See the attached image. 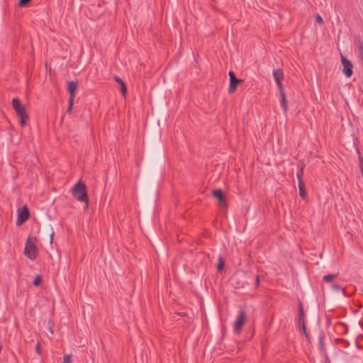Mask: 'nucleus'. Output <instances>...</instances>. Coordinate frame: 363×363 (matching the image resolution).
Wrapping results in <instances>:
<instances>
[{
  "instance_id": "nucleus-22",
  "label": "nucleus",
  "mask_w": 363,
  "mask_h": 363,
  "mask_svg": "<svg viewBox=\"0 0 363 363\" xmlns=\"http://www.w3.org/2000/svg\"><path fill=\"white\" fill-rule=\"evenodd\" d=\"M40 282H41L40 276H37V277H35V278L33 281V285L37 286L40 285Z\"/></svg>"
},
{
  "instance_id": "nucleus-1",
  "label": "nucleus",
  "mask_w": 363,
  "mask_h": 363,
  "mask_svg": "<svg viewBox=\"0 0 363 363\" xmlns=\"http://www.w3.org/2000/svg\"><path fill=\"white\" fill-rule=\"evenodd\" d=\"M72 192L76 199H77L79 201L86 203L85 209L86 210L89 206V199L86 192V184L81 181H79L73 186Z\"/></svg>"
},
{
  "instance_id": "nucleus-31",
  "label": "nucleus",
  "mask_w": 363,
  "mask_h": 363,
  "mask_svg": "<svg viewBox=\"0 0 363 363\" xmlns=\"http://www.w3.org/2000/svg\"><path fill=\"white\" fill-rule=\"evenodd\" d=\"M362 293H363V288H362Z\"/></svg>"
},
{
  "instance_id": "nucleus-4",
  "label": "nucleus",
  "mask_w": 363,
  "mask_h": 363,
  "mask_svg": "<svg viewBox=\"0 0 363 363\" xmlns=\"http://www.w3.org/2000/svg\"><path fill=\"white\" fill-rule=\"evenodd\" d=\"M340 58H341V62L343 66L342 73L345 75L346 77H350L353 73V72H352L353 65L342 54L340 55Z\"/></svg>"
},
{
  "instance_id": "nucleus-12",
  "label": "nucleus",
  "mask_w": 363,
  "mask_h": 363,
  "mask_svg": "<svg viewBox=\"0 0 363 363\" xmlns=\"http://www.w3.org/2000/svg\"><path fill=\"white\" fill-rule=\"evenodd\" d=\"M299 315H300V321L301 322V328H302L305 335H306V324H305V320H304V311H303V306H302L301 303H300V306H299Z\"/></svg>"
},
{
  "instance_id": "nucleus-25",
  "label": "nucleus",
  "mask_w": 363,
  "mask_h": 363,
  "mask_svg": "<svg viewBox=\"0 0 363 363\" xmlns=\"http://www.w3.org/2000/svg\"><path fill=\"white\" fill-rule=\"evenodd\" d=\"M315 21H316V23H320V24L323 23V18L319 14H317L315 16Z\"/></svg>"
},
{
  "instance_id": "nucleus-14",
  "label": "nucleus",
  "mask_w": 363,
  "mask_h": 363,
  "mask_svg": "<svg viewBox=\"0 0 363 363\" xmlns=\"http://www.w3.org/2000/svg\"><path fill=\"white\" fill-rule=\"evenodd\" d=\"M299 195L302 199H306V192L304 188V184L302 181L298 182Z\"/></svg>"
},
{
  "instance_id": "nucleus-8",
  "label": "nucleus",
  "mask_w": 363,
  "mask_h": 363,
  "mask_svg": "<svg viewBox=\"0 0 363 363\" xmlns=\"http://www.w3.org/2000/svg\"><path fill=\"white\" fill-rule=\"evenodd\" d=\"M12 106L18 116L26 113L25 107L21 104L19 99H13L12 100Z\"/></svg>"
},
{
  "instance_id": "nucleus-20",
  "label": "nucleus",
  "mask_w": 363,
  "mask_h": 363,
  "mask_svg": "<svg viewBox=\"0 0 363 363\" xmlns=\"http://www.w3.org/2000/svg\"><path fill=\"white\" fill-rule=\"evenodd\" d=\"M224 267V262L222 259V257H219V262L218 263V266H217V268H218V271H221Z\"/></svg>"
},
{
  "instance_id": "nucleus-15",
  "label": "nucleus",
  "mask_w": 363,
  "mask_h": 363,
  "mask_svg": "<svg viewBox=\"0 0 363 363\" xmlns=\"http://www.w3.org/2000/svg\"><path fill=\"white\" fill-rule=\"evenodd\" d=\"M304 167H305V164H301L300 166H299V169L296 173V177L298 179V182H300V181H302L301 180V177L303 174V169H304Z\"/></svg>"
},
{
  "instance_id": "nucleus-28",
  "label": "nucleus",
  "mask_w": 363,
  "mask_h": 363,
  "mask_svg": "<svg viewBox=\"0 0 363 363\" xmlns=\"http://www.w3.org/2000/svg\"><path fill=\"white\" fill-rule=\"evenodd\" d=\"M256 282H257V284H259V277H257Z\"/></svg>"
},
{
  "instance_id": "nucleus-3",
  "label": "nucleus",
  "mask_w": 363,
  "mask_h": 363,
  "mask_svg": "<svg viewBox=\"0 0 363 363\" xmlns=\"http://www.w3.org/2000/svg\"><path fill=\"white\" fill-rule=\"evenodd\" d=\"M247 320V314L244 309H240L238 315L234 323L233 330L236 333H239Z\"/></svg>"
},
{
  "instance_id": "nucleus-21",
  "label": "nucleus",
  "mask_w": 363,
  "mask_h": 363,
  "mask_svg": "<svg viewBox=\"0 0 363 363\" xmlns=\"http://www.w3.org/2000/svg\"><path fill=\"white\" fill-rule=\"evenodd\" d=\"M332 288L335 291L342 290V292L345 293V289L340 285H339V284H333Z\"/></svg>"
},
{
  "instance_id": "nucleus-24",
  "label": "nucleus",
  "mask_w": 363,
  "mask_h": 363,
  "mask_svg": "<svg viewBox=\"0 0 363 363\" xmlns=\"http://www.w3.org/2000/svg\"><path fill=\"white\" fill-rule=\"evenodd\" d=\"M359 52L361 59L363 60V43H360L359 45Z\"/></svg>"
},
{
  "instance_id": "nucleus-9",
  "label": "nucleus",
  "mask_w": 363,
  "mask_h": 363,
  "mask_svg": "<svg viewBox=\"0 0 363 363\" xmlns=\"http://www.w3.org/2000/svg\"><path fill=\"white\" fill-rule=\"evenodd\" d=\"M214 197H216L219 201V205L220 207H225V197L223 196V191L221 189H215L212 192Z\"/></svg>"
},
{
  "instance_id": "nucleus-18",
  "label": "nucleus",
  "mask_w": 363,
  "mask_h": 363,
  "mask_svg": "<svg viewBox=\"0 0 363 363\" xmlns=\"http://www.w3.org/2000/svg\"><path fill=\"white\" fill-rule=\"evenodd\" d=\"M73 105H74V99H69V106L67 108V113H72Z\"/></svg>"
},
{
  "instance_id": "nucleus-5",
  "label": "nucleus",
  "mask_w": 363,
  "mask_h": 363,
  "mask_svg": "<svg viewBox=\"0 0 363 363\" xmlns=\"http://www.w3.org/2000/svg\"><path fill=\"white\" fill-rule=\"evenodd\" d=\"M230 77V86L228 89V92L230 94H233L235 92L237 86L241 83L242 81L240 79H238L233 71L229 72Z\"/></svg>"
},
{
  "instance_id": "nucleus-23",
  "label": "nucleus",
  "mask_w": 363,
  "mask_h": 363,
  "mask_svg": "<svg viewBox=\"0 0 363 363\" xmlns=\"http://www.w3.org/2000/svg\"><path fill=\"white\" fill-rule=\"evenodd\" d=\"M30 0H19L18 5L21 7L25 6Z\"/></svg>"
},
{
  "instance_id": "nucleus-29",
  "label": "nucleus",
  "mask_w": 363,
  "mask_h": 363,
  "mask_svg": "<svg viewBox=\"0 0 363 363\" xmlns=\"http://www.w3.org/2000/svg\"><path fill=\"white\" fill-rule=\"evenodd\" d=\"M358 307L362 308V305H358Z\"/></svg>"
},
{
  "instance_id": "nucleus-19",
  "label": "nucleus",
  "mask_w": 363,
  "mask_h": 363,
  "mask_svg": "<svg viewBox=\"0 0 363 363\" xmlns=\"http://www.w3.org/2000/svg\"><path fill=\"white\" fill-rule=\"evenodd\" d=\"M63 363H72V355L71 354H65L63 357Z\"/></svg>"
},
{
  "instance_id": "nucleus-10",
  "label": "nucleus",
  "mask_w": 363,
  "mask_h": 363,
  "mask_svg": "<svg viewBox=\"0 0 363 363\" xmlns=\"http://www.w3.org/2000/svg\"><path fill=\"white\" fill-rule=\"evenodd\" d=\"M77 86V83L74 82H68L67 83V90L69 92V99H74L75 96V91Z\"/></svg>"
},
{
  "instance_id": "nucleus-16",
  "label": "nucleus",
  "mask_w": 363,
  "mask_h": 363,
  "mask_svg": "<svg viewBox=\"0 0 363 363\" xmlns=\"http://www.w3.org/2000/svg\"><path fill=\"white\" fill-rule=\"evenodd\" d=\"M18 117L20 118V124L21 125L23 126L26 124V121L28 120V116L26 115V113H23L22 115H18Z\"/></svg>"
},
{
  "instance_id": "nucleus-30",
  "label": "nucleus",
  "mask_w": 363,
  "mask_h": 363,
  "mask_svg": "<svg viewBox=\"0 0 363 363\" xmlns=\"http://www.w3.org/2000/svg\"><path fill=\"white\" fill-rule=\"evenodd\" d=\"M358 307L362 308V305H358Z\"/></svg>"
},
{
  "instance_id": "nucleus-6",
  "label": "nucleus",
  "mask_w": 363,
  "mask_h": 363,
  "mask_svg": "<svg viewBox=\"0 0 363 363\" xmlns=\"http://www.w3.org/2000/svg\"><path fill=\"white\" fill-rule=\"evenodd\" d=\"M274 79L279 87V92H282L284 91V86L281 83V81L284 78V74L281 69H274L273 71Z\"/></svg>"
},
{
  "instance_id": "nucleus-11",
  "label": "nucleus",
  "mask_w": 363,
  "mask_h": 363,
  "mask_svg": "<svg viewBox=\"0 0 363 363\" xmlns=\"http://www.w3.org/2000/svg\"><path fill=\"white\" fill-rule=\"evenodd\" d=\"M115 81L120 85V90L123 96L126 94V86L125 82L118 76H114Z\"/></svg>"
},
{
  "instance_id": "nucleus-7",
  "label": "nucleus",
  "mask_w": 363,
  "mask_h": 363,
  "mask_svg": "<svg viewBox=\"0 0 363 363\" xmlns=\"http://www.w3.org/2000/svg\"><path fill=\"white\" fill-rule=\"evenodd\" d=\"M29 217V211L26 206L18 210L17 225H21L25 222Z\"/></svg>"
},
{
  "instance_id": "nucleus-27",
  "label": "nucleus",
  "mask_w": 363,
  "mask_h": 363,
  "mask_svg": "<svg viewBox=\"0 0 363 363\" xmlns=\"http://www.w3.org/2000/svg\"><path fill=\"white\" fill-rule=\"evenodd\" d=\"M53 236H54V233H52V234L50 235V242H52Z\"/></svg>"
},
{
  "instance_id": "nucleus-26",
  "label": "nucleus",
  "mask_w": 363,
  "mask_h": 363,
  "mask_svg": "<svg viewBox=\"0 0 363 363\" xmlns=\"http://www.w3.org/2000/svg\"><path fill=\"white\" fill-rule=\"evenodd\" d=\"M35 351L37 353L40 354V345L38 344L35 347Z\"/></svg>"
},
{
  "instance_id": "nucleus-13",
  "label": "nucleus",
  "mask_w": 363,
  "mask_h": 363,
  "mask_svg": "<svg viewBox=\"0 0 363 363\" xmlns=\"http://www.w3.org/2000/svg\"><path fill=\"white\" fill-rule=\"evenodd\" d=\"M281 95V106L283 108V111L285 114H286L288 111L287 104H286V98L284 93V91H282V92H280Z\"/></svg>"
},
{
  "instance_id": "nucleus-17",
  "label": "nucleus",
  "mask_w": 363,
  "mask_h": 363,
  "mask_svg": "<svg viewBox=\"0 0 363 363\" xmlns=\"http://www.w3.org/2000/svg\"><path fill=\"white\" fill-rule=\"evenodd\" d=\"M335 277H337V274H327L323 277V280L326 282H330Z\"/></svg>"
},
{
  "instance_id": "nucleus-2",
  "label": "nucleus",
  "mask_w": 363,
  "mask_h": 363,
  "mask_svg": "<svg viewBox=\"0 0 363 363\" xmlns=\"http://www.w3.org/2000/svg\"><path fill=\"white\" fill-rule=\"evenodd\" d=\"M35 239L28 238L24 249L25 255L30 259H34L36 257L38 250L35 245Z\"/></svg>"
}]
</instances>
